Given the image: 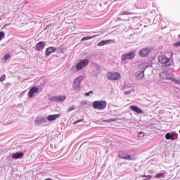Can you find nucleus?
Returning a JSON list of instances; mask_svg holds the SVG:
<instances>
[{
  "instance_id": "35",
  "label": "nucleus",
  "mask_w": 180,
  "mask_h": 180,
  "mask_svg": "<svg viewBox=\"0 0 180 180\" xmlns=\"http://www.w3.org/2000/svg\"><path fill=\"white\" fill-rule=\"evenodd\" d=\"M124 15H130V13H124Z\"/></svg>"
},
{
  "instance_id": "4",
  "label": "nucleus",
  "mask_w": 180,
  "mask_h": 180,
  "mask_svg": "<svg viewBox=\"0 0 180 180\" xmlns=\"http://www.w3.org/2000/svg\"><path fill=\"white\" fill-rule=\"evenodd\" d=\"M82 79H84V77L79 76L74 80L73 89H75V91H78V89L81 88V86H79V84H81V82L82 81Z\"/></svg>"
},
{
  "instance_id": "2",
  "label": "nucleus",
  "mask_w": 180,
  "mask_h": 180,
  "mask_svg": "<svg viewBox=\"0 0 180 180\" xmlns=\"http://www.w3.org/2000/svg\"><path fill=\"white\" fill-rule=\"evenodd\" d=\"M139 67H141L143 70L141 71H137L135 72V77L136 79H143L144 78V70L148 67V63H142Z\"/></svg>"
},
{
  "instance_id": "26",
  "label": "nucleus",
  "mask_w": 180,
  "mask_h": 180,
  "mask_svg": "<svg viewBox=\"0 0 180 180\" xmlns=\"http://www.w3.org/2000/svg\"><path fill=\"white\" fill-rule=\"evenodd\" d=\"M5 78H6V76L5 75H1L0 77V82H3V81H5Z\"/></svg>"
},
{
  "instance_id": "33",
  "label": "nucleus",
  "mask_w": 180,
  "mask_h": 180,
  "mask_svg": "<svg viewBox=\"0 0 180 180\" xmlns=\"http://www.w3.org/2000/svg\"><path fill=\"white\" fill-rule=\"evenodd\" d=\"M103 41V43H105V44H106L108 43V41Z\"/></svg>"
},
{
  "instance_id": "12",
  "label": "nucleus",
  "mask_w": 180,
  "mask_h": 180,
  "mask_svg": "<svg viewBox=\"0 0 180 180\" xmlns=\"http://www.w3.org/2000/svg\"><path fill=\"white\" fill-rule=\"evenodd\" d=\"M67 97L65 96H55L52 98L53 101L56 102H63V101H65Z\"/></svg>"
},
{
  "instance_id": "19",
  "label": "nucleus",
  "mask_w": 180,
  "mask_h": 180,
  "mask_svg": "<svg viewBox=\"0 0 180 180\" xmlns=\"http://www.w3.org/2000/svg\"><path fill=\"white\" fill-rule=\"evenodd\" d=\"M155 178H165V172L163 173H158L154 176Z\"/></svg>"
},
{
  "instance_id": "24",
  "label": "nucleus",
  "mask_w": 180,
  "mask_h": 180,
  "mask_svg": "<svg viewBox=\"0 0 180 180\" xmlns=\"http://www.w3.org/2000/svg\"><path fill=\"white\" fill-rule=\"evenodd\" d=\"M141 176V178H147L148 180H150V179H151V178H153V176H151V175H142V176Z\"/></svg>"
},
{
  "instance_id": "31",
  "label": "nucleus",
  "mask_w": 180,
  "mask_h": 180,
  "mask_svg": "<svg viewBox=\"0 0 180 180\" xmlns=\"http://www.w3.org/2000/svg\"><path fill=\"white\" fill-rule=\"evenodd\" d=\"M98 46H105V43H103V41H101L98 43Z\"/></svg>"
},
{
  "instance_id": "11",
  "label": "nucleus",
  "mask_w": 180,
  "mask_h": 180,
  "mask_svg": "<svg viewBox=\"0 0 180 180\" xmlns=\"http://www.w3.org/2000/svg\"><path fill=\"white\" fill-rule=\"evenodd\" d=\"M150 53V49L144 48L139 51V56L141 57H147Z\"/></svg>"
},
{
  "instance_id": "28",
  "label": "nucleus",
  "mask_w": 180,
  "mask_h": 180,
  "mask_svg": "<svg viewBox=\"0 0 180 180\" xmlns=\"http://www.w3.org/2000/svg\"><path fill=\"white\" fill-rule=\"evenodd\" d=\"M105 122H107V123H110L112 122H116V120L115 119H109V120H105Z\"/></svg>"
},
{
  "instance_id": "29",
  "label": "nucleus",
  "mask_w": 180,
  "mask_h": 180,
  "mask_svg": "<svg viewBox=\"0 0 180 180\" xmlns=\"http://www.w3.org/2000/svg\"><path fill=\"white\" fill-rule=\"evenodd\" d=\"M11 58V55L9 53H7L4 56V59L8 60V58Z\"/></svg>"
},
{
  "instance_id": "15",
  "label": "nucleus",
  "mask_w": 180,
  "mask_h": 180,
  "mask_svg": "<svg viewBox=\"0 0 180 180\" xmlns=\"http://www.w3.org/2000/svg\"><path fill=\"white\" fill-rule=\"evenodd\" d=\"M61 117V114H55V115H51L47 117V120L49 122H53L56 120V119H58V117Z\"/></svg>"
},
{
  "instance_id": "37",
  "label": "nucleus",
  "mask_w": 180,
  "mask_h": 180,
  "mask_svg": "<svg viewBox=\"0 0 180 180\" xmlns=\"http://www.w3.org/2000/svg\"><path fill=\"white\" fill-rule=\"evenodd\" d=\"M45 180H51V179L48 178V179H46Z\"/></svg>"
},
{
  "instance_id": "9",
  "label": "nucleus",
  "mask_w": 180,
  "mask_h": 180,
  "mask_svg": "<svg viewBox=\"0 0 180 180\" xmlns=\"http://www.w3.org/2000/svg\"><path fill=\"white\" fill-rule=\"evenodd\" d=\"M129 109H131V110H132L133 112L138 113V115H143L144 113V112H143V110H141V108L136 105L129 106Z\"/></svg>"
},
{
  "instance_id": "17",
  "label": "nucleus",
  "mask_w": 180,
  "mask_h": 180,
  "mask_svg": "<svg viewBox=\"0 0 180 180\" xmlns=\"http://www.w3.org/2000/svg\"><path fill=\"white\" fill-rule=\"evenodd\" d=\"M23 155H24L23 153H17L13 155L12 158H13L14 160H18V158H22Z\"/></svg>"
},
{
  "instance_id": "25",
  "label": "nucleus",
  "mask_w": 180,
  "mask_h": 180,
  "mask_svg": "<svg viewBox=\"0 0 180 180\" xmlns=\"http://www.w3.org/2000/svg\"><path fill=\"white\" fill-rule=\"evenodd\" d=\"M131 91H134V89H132L131 90L127 91H124V95H130V94H131Z\"/></svg>"
},
{
  "instance_id": "13",
  "label": "nucleus",
  "mask_w": 180,
  "mask_h": 180,
  "mask_svg": "<svg viewBox=\"0 0 180 180\" xmlns=\"http://www.w3.org/2000/svg\"><path fill=\"white\" fill-rule=\"evenodd\" d=\"M46 44H44V41H39L36 44V50L37 51H41L43 49H44Z\"/></svg>"
},
{
  "instance_id": "21",
  "label": "nucleus",
  "mask_w": 180,
  "mask_h": 180,
  "mask_svg": "<svg viewBox=\"0 0 180 180\" xmlns=\"http://www.w3.org/2000/svg\"><path fill=\"white\" fill-rule=\"evenodd\" d=\"M75 109V105H71L70 107H69L67 112L68 113H70V112H72V110H74Z\"/></svg>"
},
{
  "instance_id": "18",
  "label": "nucleus",
  "mask_w": 180,
  "mask_h": 180,
  "mask_svg": "<svg viewBox=\"0 0 180 180\" xmlns=\"http://www.w3.org/2000/svg\"><path fill=\"white\" fill-rule=\"evenodd\" d=\"M174 136H175V134H172L171 133L168 132L165 135V139L166 140H174Z\"/></svg>"
},
{
  "instance_id": "3",
  "label": "nucleus",
  "mask_w": 180,
  "mask_h": 180,
  "mask_svg": "<svg viewBox=\"0 0 180 180\" xmlns=\"http://www.w3.org/2000/svg\"><path fill=\"white\" fill-rule=\"evenodd\" d=\"M107 77L108 79H111V81H117L118 79H120V78H122V77L120 76V73L115 72H108Z\"/></svg>"
},
{
  "instance_id": "36",
  "label": "nucleus",
  "mask_w": 180,
  "mask_h": 180,
  "mask_svg": "<svg viewBox=\"0 0 180 180\" xmlns=\"http://www.w3.org/2000/svg\"><path fill=\"white\" fill-rule=\"evenodd\" d=\"M139 134H143V132H142V131H140V132H139Z\"/></svg>"
},
{
  "instance_id": "5",
  "label": "nucleus",
  "mask_w": 180,
  "mask_h": 180,
  "mask_svg": "<svg viewBox=\"0 0 180 180\" xmlns=\"http://www.w3.org/2000/svg\"><path fill=\"white\" fill-rule=\"evenodd\" d=\"M87 64H89V60L88 59H84L82 61L79 62L77 65L76 68L77 71H79L82 70V68H85L86 67Z\"/></svg>"
},
{
  "instance_id": "30",
  "label": "nucleus",
  "mask_w": 180,
  "mask_h": 180,
  "mask_svg": "<svg viewBox=\"0 0 180 180\" xmlns=\"http://www.w3.org/2000/svg\"><path fill=\"white\" fill-rule=\"evenodd\" d=\"M80 122H84V119L78 120L77 121L75 122L73 124H77V123H80Z\"/></svg>"
},
{
  "instance_id": "8",
  "label": "nucleus",
  "mask_w": 180,
  "mask_h": 180,
  "mask_svg": "<svg viewBox=\"0 0 180 180\" xmlns=\"http://www.w3.org/2000/svg\"><path fill=\"white\" fill-rule=\"evenodd\" d=\"M160 77L161 78V79H169L170 81L172 80V77L168 74V72H162L160 74Z\"/></svg>"
},
{
  "instance_id": "27",
  "label": "nucleus",
  "mask_w": 180,
  "mask_h": 180,
  "mask_svg": "<svg viewBox=\"0 0 180 180\" xmlns=\"http://www.w3.org/2000/svg\"><path fill=\"white\" fill-rule=\"evenodd\" d=\"M173 46H174V47H179L180 46V41L173 44Z\"/></svg>"
},
{
  "instance_id": "32",
  "label": "nucleus",
  "mask_w": 180,
  "mask_h": 180,
  "mask_svg": "<svg viewBox=\"0 0 180 180\" xmlns=\"http://www.w3.org/2000/svg\"><path fill=\"white\" fill-rule=\"evenodd\" d=\"M84 95H85V96H89L90 94H89V92H87Z\"/></svg>"
},
{
  "instance_id": "1",
  "label": "nucleus",
  "mask_w": 180,
  "mask_h": 180,
  "mask_svg": "<svg viewBox=\"0 0 180 180\" xmlns=\"http://www.w3.org/2000/svg\"><path fill=\"white\" fill-rule=\"evenodd\" d=\"M108 103L105 101H94L92 103L94 109H98V110H103V109H105Z\"/></svg>"
},
{
  "instance_id": "6",
  "label": "nucleus",
  "mask_w": 180,
  "mask_h": 180,
  "mask_svg": "<svg viewBox=\"0 0 180 180\" xmlns=\"http://www.w3.org/2000/svg\"><path fill=\"white\" fill-rule=\"evenodd\" d=\"M158 61L160 64H164L165 67H169L171 65V63L169 62V59L164 56H160L158 58Z\"/></svg>"
},
{
  "instance_id": "14",
  "label": "nucleus",
  "mask_w": 180,
  "mask_h": 180,
  "mask_svg": "<svg viewBox=\"0 0 180 180\" xmlns=\"http://www.w3.org/2000/svg\"><path fill=\"white\" fill-rule=\"evenodd\" d=\"M39 92V88L34 86L32 88L30 89L29 93H28V96L30 98H33V95L34 94H36Z\"/></svg>"
},
{
  "instance_id": "23",
  "label": "nucleus",
  "mask_w": 180,
  "mask_h": 180,
  "mask_svg": "<svg viewBox=\"0 0 180 180\" xmlns=\"http://www.w3.org/2000/svg\"><path fill=\"white\" fill-rule=\"evenodd\" d=\"M172 82L174 84H176L177 85H180V79H173Z\"/></svg>"
},
{
  "instance_id": "16",
  "label": "nucleus",
  "mask_w": 180,
  "mask_h": 180,
  "mask_svg": "<svg viewBox=\"0 0 180 180\" xmlns=\"http://www.w3.org/2000/svg\"><path fill=\"white\" fill-rule=\"evenodd\" d=\"M118 157L122 160H128L129 161L133 160V158H131V156L130 155L118 154Z\"/></svg>"
},
{
  "instance_id": "7",
  "label": "nucleus",
  "mask_w": 180,
  "mask_h": 180,
  "mask_svg": "<svg viewBox=\"0 0 180 180\" xmlns=\"http://www.w3.org/2000/svg\"><path fill=\"white\" fill-rule=\"evenodd\" d=\"M136 57V53L134 51H131L129 53L123 54L121 56L122 61L126 60H133Z\"/></svg>"
},
{
  "instance_id": "38",
  "label": "nucleus",
  "mask_w": 180,
  "mask_h": 180,
  "mask_svg": "<svg viewBox=\"0 0 180 180\" xmlns=\"http://www.w3.org/2000/svg\"><path fill=\"white\" fill-rule=\"evenodd\" d=\"M179 38L180 39V34H179Z\"/></svg>"
},
{
  "instance_id": "20",
  "label": "nucleus",
  "mask_w": 180,
  "mask_h": 180,
  "mask_svg": "<svg viewBox=\"0 0 180 180\" xmlns=\"http://www.w3.org/2000/svg\"><path fill=\"white\" fill-rule=\"evenodd\" d=\"M94 37H96V35L91 36V37H84L81 39V41H85V40H91V39H94Z\"/></svg>"
},
{
  "instance_id": "10",
  "label": "nucleus",
  "mask_w": 180,
  "mask_h": 180,
  "mask_svg": "<svg viewBox=\"0 0 180 180\" xmlns=\"http://www.w3.org/2000/svg\"><path fill=\"white\" fill-rule=\"evenodd\" d=\"M57 48H54L53 46H50L47 48L45 51V56L46 57H49L51 54V53H56Z\"/></svg>"
},
{
  "instance_id": "22",
  "label": "nucleus",
  "mask_w": 180,
  "mask_h": 180,
  "mask_svg": "<svg viewBox=\"0 0 180 180\" xmlns=\"http://www.w3.org/2000/svg\"><path fill=\"white\" fill-rule=\"evenodd\" d=\"M5 38V32L4 31L0 32V41L2 40V39Z\"/></svg>"
},
{
  "instance_id": "34",
  "label": "nucleus",
  "mask_w": 180,
  "mask_h": 180,
  "mask_svg": "<svg viewBox=\"0 0 180 180\" xmlns=\"http://www.w3.org/2000/svg\"><path fill=\"white\" fill-rule=\"evenodd\" d=\"M89 94H94V91H89Z\"/></svg>"
}]
</instances>
